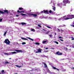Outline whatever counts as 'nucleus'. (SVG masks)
<instances>
[{
    "label": "nucleus",
    "mask_w": 74,
    "mask_h": 74,
    "mask_svg": "<svg viewBox=\"0 0 74 74\" xmlns=\"http://www.w3.org/2000/svg\"><path fill=\"white\" fill-rule=\"evenodd\" d=\"M63 2L64 3V6H66V4H67V3L68 4H70V1L69 0H63Z\"/></svg>",
    "instance_id": "f257e3e1"
},
{
    "label": "nucleus",
    "mask_w": 74,
    "mask_h": 74,
    "mask_svg": "<svg viewBox=\"0 0 74 74\" xmlns=\"http://www.w3.org/2000/svg\"><path fill=\"white\" fill-rule=\"evenodd\" d=\"M4 42L6 43L7 45H9L11 43V42L8 39H5L4 41Z\"/></svg>",
    "instance_id": "f03ea898"
},
{
    "label": "nucleus",
    "mask_w": 74,
    "mask_h": 74,
    "mask_svg": "<svg viewBox=\"0 0 74 74\" xmlns=\"http://www.w3.org/2000/svg\"><path fill=\"white\" fill-rule=\"evenodd\" d=\"M43 12L44 14H49V11H48V10H44Z\"/></svg>",
    "instance_id": "7ed1b4c3"
},
{
    "label": "nucleus",
    "mask_w": 74,
    "mask_h": 74,
    "mask_svg": "<svg viewBox=\"0 0 74 74\" xmlns=\"http://www.w3.org/2000/svg\"><path fill=\"white\" fill-rule=\"evenodd\" d=\"M38 51H36V53H40L41 52V49H37Z\"/></svg>",
    "instance_id": "20e7f679"
},
{
    "label": "nucleus",
    "mask_w": 74,
    "mask_h": 74,
    "mask_svg": "<svg viewBox=\"0 0 74 74\" xmlns=\"http://www.w3.org/2000/svg\"><path fill=\"white\" fill-rule=\"evenodd\" d=\"M42 64H44V67L45 68H47V67H48V66H47V64L43 62Z\"/></svg>",
    "instance_id": "39448f33"
},
{
    "label": "nucleus",
    "mask_w": 74,
    "mask_h": 74,
    "mask_svg": "<svg viewBox=\"0 0 74 74\" xmlns=\"http://www.w3.org/2000/svg\"><path fill=\"white\" fill-rule=\"evenodd\" d=\"M59 51H58L56 53V54L58 55H62V53H59Z\"/></svg>",
    "instance_id": "423d86ee"
},
{
    "label": "nucleus",
    "mask_w": 74,
    "mask_h": 74,
    "mask_svg": "<svg viewBox=\"0 0 74 74\" xmlns=\"http://www.w3.org/2000/svg\"><path fill=\"white\" fill-rule=\"evenodd\" d=\"M57 5L59 7H61V6H62V5H63V4H62V3H61L58 4Z\"/></svg>",
    "instance_id": "0eeeda50"
},
{
    "label": "nucleus",
    "mask_w": 74,
    "mask_h": 74,
    "mask_svg": "<svg viewBox=\"0 0 74 74\" xmlns=\"http://www.w3.org/2000/svg\"><path fill=\"white\" fill-rule=\"evenodd\" d=\"M72 19V18H69L68 17H66V18H65L64 19V20H68V19Z\"/></svg>",
    "instance_id": "6e6552de"
},
{
    "label": "nucleus",
    "mask_w": 74,
    "mask_h": 74,
    "mask_svg": "<svg viewBox=\"0 0 74 74\" xmlns=\"http://www.w3.org/2000/svg\"><path fill=\"white\" fill-rule=\"evenodd\" d=\"M32 15L33 17H36L37 16V14H32Z\"/></svg>",
    "instance_id": "1a4fd4ad"
},
{
    "label": "nucleus",
    "mask_w": 74,
    "mask_h": 74,
    "mask_svg": "<svg viewBox=\"0 0 74 74\" xmlns=\"http://www.w3.org/2000/svg\"><path fill=\"white\" fill-rule=\"evenodd\" d=\"M4 12L5 13V12H6L7 14H8L9 13L8 12V11L7 10H4Z\"/></svg>",
    "instance_id": "9d476101"
},
{
    "label": "nucleus",
    "mask_w": 74,
    "mask_h": 74,
    "mask_svg": "<svg viewBox=\"0 0 74 74\" xmlns=\"http://www.w3.org/2000/svg\"><path fill=\"white\" fill-rule=\"evenodd\" d=\"M26 23H25L22 22L21 23V25H26Z\"/></svg>",
    "instance_id": "9b49d317"
},
{
    "label": "nucleus",
    "mask_w": 74,
    "mask_h": 74,
    "mask_svg": "<svg viewBox=\"0 0 74 74\" xmlns=\"http://www.w3.org/2000/svg\"><path fill=\"white\" fill-rule=\"evenodd\" d=\"M1 14H5V13L3 11H0V15H1Z\"/></svg>",
    "instance_id": "f8f14e48"
},
{
    "label": "nucleus",
    "mask_w": 74,
    "mask_h": 74,
    "mask_svg": "<svg viewBox=\"0 0 74 74\" xmlns=\"http://www.w3.org/2000/svg\"><path fill=\"white\" fill-rule=\"evenodd\" d=\"M21 39H22V40H28L27 38H21Z\"/></svg>",
    "instance_id": "ddd939ff"
},
{
    "label": "nucleus",
    "mask_w": 74,
    "mask_h": 74,
    "mask_svg": "<svg viewBox=\"0 0 74 74\" xmlns=\"http://www.w3.org/2000/svg\"><path fill=\"white\" fill-rule=\"evenodd\" d=\"M5 64H10V62H8V61H6L5 62Z\"/></svg>",
    "instance_id": "4468645a"
},
{
    "label": "nucleus",
    "mask_w": 74,
    "mask_h": 74,
    "mask_svg": "<svg viewBox=\"0 0 74 74\" xmlns=\"http://www.w3.org/2000/svg\"><path fill=\"white\" fill-rule=\"evenodd\" d=\"M71 17H72V18H72V19H73V18H74V15H71Z\"/></svg>",
    "instance_id": "2eb2a0df"
},
{
    "label": "nucleus",
    "mask_w": 74,
    "mask_h": 74,
    "mask_svg": "<svg viewBox=\"0 0 74 74\" xmlns=\"http://www.w3.org/2000/svg\"><path fill=\"white\" fill-rule=\"evenodd\" d=\"M14 51L16 52H22V51L20 50H15Z\"/></svg>",
    "instance_id": "dca6fc26"
},
{
    "label": "nucleus",
    "mask_w": 74,
    "mask_h": 74,
    "mask_svg": "<svg viewBox=\"0 0 74 74\" xmlns=\"http://www.w3.org/2000/svg\"><path fill=\"white\" fill-rule=\"evenodd\" d=\"M15 66H16V67H18V68H21V67H22V66H19L18 65H16Z\"/></svg>",
    "instance_id": "f3484780"
},
{
    "label": "nucleus",
    "mask_w": 74,
    "mask_h": 74,
    "mask_svg": "<svg viewBox=\"0 0 74 74\" xmlns=\"http://www.w3.org/2000/svg\"><path fill=\"white\" fill-rule=\"evenodd\" d=\"M27 38H28V39H29V40H32V41H34V40L30 38L29 37H27Z\"/></svg>",
    "instance_id": "a211bd4d"
},
{
    "label": "nucleus",
    "mask_w": 74,
    "mask_h": 74,
    "mask_svg": "<svg viewBox=\"0 0 74 74\" xmlns=\"http://www.w3.org/2000/svg\"><path fill=\"white\" fill-rule=\"evenodd\" d=\"M32 14H31L30 13H28V15H29V16H32Z\"/></svg>",
    "instance_id": "6ab92c4d"
},
{
    "label": "nucleus",
    "mask_w": 74,
    "mask_h": 74,
    "mask_svg": "<svg viewBox=\"0 0 74 74\" xmlns=\"http://www.w3.org/2000/svg\"><path fill=\"white\" fill-rule=\"evenodd\" d=\"M19 10H23V8H19Z\"/></svg>",
    "instance_id": "aec40b11"
},
{
    "label": "nucleus",
    "mask_w": 74,
    "mask_h": 74,
    "mask_svg": "<svg viewBox=\"0 0 74 74\" xmlns=\"http://www.w3.org/2000/svg\"><path fill=\"white\" fill-rule=\"evenodd\" d=\"M21 15L22 16H23L24 15H26L27 14H24L23 13H21Z\"/></svg>",
    "instance_id": "412c9836"
},
{
    "label": "nucleus",
    "mask_w": 74,
    "mask_h": 74,
    "mask_svg": "<svg viewBox=\"0 0 74 74\" xmlns=\"http://www.w3.org/2000/svg\"><path fill=\"white\" fill-rule=\"evenodd\" d=\"M35 44L36 45H40V43L38 42H36L35 43Z\"/></svg>",
    "instance_id": "4be33fe9"
},
{
    "label": "nucleus",
    "mask_w": 74,
    "mask_h": 74,
    "mask_svg": "<svg viewBox=\"0 0 74 74\" xmlns=\"http://www.w3.org/2000/svg\"><path fill=\"white\" fill-rule=\"evenodd\" d=\"M7 31L5 32L3 36H5V35H6V34H7Z\"/></svg>",
    "instance_id": "5701e85b"
},
{
    "label": "nucleus",
    "mask_w": 74,
    "mask_h": 74,
    "mask_svg": "<svg viewBox=\"0 0 74 74\" xmlns=\"http://www.w3.org/2000/svg\"><path fill=\"white\" fill-rule=\"evenodd\" d=\"M53 42H55V43H56V44H59V42H57L56 41H53Z\"/></svg>",
    "instance_id": "b1692460"
},
{
    "label": "nucleus",
    "mask_w": 74,
    "mask_h": 74,
    "mask_svg": "<svg viewBox=\"0 0 74 74\" xmlns=\"http://www.w3.org/2000/svg\"><path fill=\"white\" fill-rule=\"evenodd\" d=\"M47 27H48V28H49V29H52V28L49 26H47Z\"/></svg>",
    "instance_id": "393cba45"
},
{
    "label": "nucleus",
    "mask_w": 74,
    "mask_h": 74,
    "mask_svg": "<svg viewBox=\"0 0 74 74\" xmlns=\"http://www.w3.org/2000/svg\"><path fill=\"white\" fill-rule=\"evenodd\" d=\"M66 16L65 15L64 16H63L61 17V18H63L64 20V18H65V17H66Z\"/></svg>",
    "instance_id": "a878e982"
},
{
    "label": "nucleus",
    "mask_w": 74,
    "mask_h": 74,
    "mask_svg": "<svg viewBox=\"0 0 74 74\" xmlns=\"http://www.w3.org/2000/svg\"><path fill=\"white\" fill-rule=\"evenodd\" d=\"M53 10H54V11H55V7H53Z\"/></svg>",
    "instance_id": "bb28decb"
},
{
    "label": "nucleus",
    "mask_w": 74,
    "mask_h": 74,
    "mask_svg": "<svg viewBox=\"0 0 74 74\" xmlns=\"http://www.w3.org/2000/svg\"><path fill=\"white\" fill-rule=\"evenodd\" d=\"M31 31H32L33 32H35V29H31Z\"/></svg>",
    "instance_id": "cd10ccee"
},
{
    "label": "nucleus",
    "mask_w": 74,
    "mask_h": 74,
    "mask_svg": "<svg viewBox=\"0 0 74 74\" xmlns=\"http://www.w3.org/2000/svg\"><path fill=\"white\" fill-rule=\"evenodd\" d=\"M53 69H54V70H56L57 68L54 66H53Z\"/></svg>",
    "instance_id": "c85d7f7f"
},
{
    "label": "nucleus",
    "mask_w": 74,
    "mask_h": 74,
    "mask_svg": "<svg viewBox=\"0 0 74 74\" xmlns=\"http://www.w3.org/2000/svg\"><path fill=\"white\" fill-rule=\"evenodd\" d=\"M11 53H14V54L16 53V52H15V51L12 52Z\"/></svg>",
    "instance_id": "c756f323"
},
{
    "label": "nucleus",
    "mask_w": 74,
    "mask_h": 74,
    "mask_svg": "<svg viewBox=\"0 0 74 74\" xmlns=\"http://www.w3.org/2000/svg\"><path fill=\"white\" fill-rule=\"evenodd\" d=\"M47 42V41H44L42 43L43 44H45Z\"/></svg>",
    "instance_id": "7c9ffc66"
},
{
    "label": "nucleus",
    "mask_w": 74,
    "mask_h": 74,
    "mask_svg": "<svg viewBox=\"0 0 74 74\" xmlns=\"http://www.w3.org/2000/svg\"><path fill=\"white\" fill-rule=\"evenodd\" d=\"M24 44H26V42H23L22 43V45H24Z\"/></svg>",
    "instance_id": "2f4dec72"
},
{
    "label": "nucleus",
    "mask_w": 74,
    "mask_h": 74,
    "mask_svg": "<svg viewBox=\"0 0 74 74\" xmlns=\"http://www.w3.org/2000/svg\"><path fill=\"white\" fill-rule=\"evenodd\" d=\"M50 32V31H48L46 33V34H48Z\"/></svg>",
    "instance_id": "473e14b6"
},
{
    "label": "nucleus",
    "mask_w": 74,
    "mask_h": 74,
    "mask_svg": "<svg viewBox=\"0 0 74 74\" xmlns=\"http://www.w3.org/2000/svg\"><path fill=\"white\" fill-rule=\"evenodd\" d=\"M57 30L58 32H60V29H58Z\"/></svg>",
    "instance_id": "72a5a7b5"
},
{
    "label": "nucleus",
    "mask_w": 74,
    "mask_h": 74,
    "mask_svg": "<svg viewBox=\"0 0 74 74\" xmlns=\"http://www.w3.org/2000/svg\"><path fill=\"white\" fill-rule=\"evenodd\" d=\"M52 11L51 10H50L49 11V13H52Z\"/></svg>",
    "instance_id": "f704fd0d"
},
{
    "label": "nucleus",
    "mask_w": 74,
    "mask_h": 74,
    "mask_svg": "<svg viewBox=\"0 0 74 74\" xmlns=\"http://www.w3.org/2000/svg\"><path fill=\"white\" fill-rule=\"evenodd\" d=\"M5 55H9V53H5Z\"/></svg>",
    "instance_id": "c9c22d12"
},
{
    "label": "nucleus",
    "mask_w": 74,
    "mask_h": 74,
    "mask_svg": "<svg viewBox=\"0 0 74 74\" xmlns=\"http://www.w3.org/2000/svg\"><path fill=\"white\" fill-rule=\"evenodd\" d=\"M38 26H39V27H41V26L40 25H38Z\"/></svg>",
    "instance_id": "e433bc0d"
},
{
    "label": "nucleus",
    "mask_w": 74,
    "mask_h": 74,
    "mask_svg": "<svg viewBox=\"0 0 74 74\" xmlns=\"http://www.w3.org/2000/svg\"><path fill=\"white\" fill-rule=\"evenodd\" d=\"M60 41H64V40L63 39H60Z\"/></svg>",
    "instance_id": "4c0bfd02"
},
{
    "label": "nucleus",
    "mask_w": 74,
    "mask_h": 74,
    "mask_svg": "<svg viewBox=\"0 0 74 74\" xmlns=\"http://www.w3.org/2000/svg\"><path fill=\"white\" fill-rule=\"evenodd\" d=\"M16 17H18V16H19V15H18V14H16Z\"/></svg>",
    "instance_id": "58836bf2"
},
{
    "label": "nucleus",
    "mask_w": 74,
    "mask_h": 74,
    "mask_svg": "<svg viewBox=\"0 0 74 74\" xmlns=\"http://www.w3.org/2000/svg\"><path fill=\"white\" fill-rule=\"evenodd\" d=\"M59 38H62V36H59L58 37Z\"/></svg>",
    "instance_id": "ea45409f"
},
{
    "label": "nucleus",
    "mask_w": 74,
    "mask_h": 74,
    "mask_svg": "<svg viewBox=\"0 0 74 74\" xmlns=\"http://www.w3.org/2000/svg\"><path fill=\"white\" fill-rule=\"evenodd\" d=\"M44 13V12L43 11H41V14H43Z\"/></svg>",
    "instance_id": "a19ab883"
},
{
    "label": "nucleus",
    "mask_w": 74,
    "mask_h": 74,
    "mask_svg": "<svg viewBox=\"0 0 74 74\" xmlns=\"http://www.w3.org/2000/svg\"><path fill=\"white\" fill-rule=\"evenodd\" d=\"M3 19H0V22H2Z\"/></svg>",
    "instance_id": "79ce46f5"
},
{
    "label": "nucleus",
    "mask_w": 74,
    "mask_h": 74,
    "mask_svg": "<svg viewBox=\"0 0 74 74\" xmlns=\"http://www.w3.org/2000/svg\"><path fill=\"white\" fill-rule=\"evenodd\" d=\"M62 25H60V26H59V27H63V26H62Z\"/></svg>",
    "instance_id": "37998d69"
},
{
    "label": "nucleus",
    "mask_w": 74,
    "mask_h": 74,
    "mask_svg": "<svg viewBox=\"0 0 74 74\" xmlns=\"http://www.w3.org/2000/svg\"><path fill=\"white\" fill-rule=\"evenodd\" d=\"M61 31L62 32V33H63V32H64V31L62 29H61Z\"/></svg>",
    "instance_id": "c03bdc74"
},
{
    "label": "nucleus",
    "mask_w": 74,
    "mask_h": 74,
    "mask_svg": "<svg viewBox=\"0 0 74 74\" xmlns=\"http://www.w3.org/2000/svg\"><path fill=\"white\" fill-rule=\"evenodd\" d=\"M71 26H73V27H74V25H73V24H72L71 25Z\"/></svg>",
    "instance_id": "a18cd8bd"
},
{
    "label": "nucleus",
    "mask_w": 74,
    "mask_h": 74,
    "mask_svg": "<svg viewBox=\"0 0 74 74\" xmlns=\"http://www.w3.org/2000/svg\"><path fill=\"white\" fill-rule=\"evenodd\" d=\"M68 16L69 17H71V15H68Z\"/></svg>",
    "instance_id": "49530a36"
},
{
    "label": "nucleus",
    "mask_w": 74,
    "mask_h": 74,
    "mask_svg": "<svg viewBox=\"0 0 74 74\" xmlns=\"http://www.w3.org/2000/svg\"><path fill=\"white\" fill-rule=\"evenodd\" d=\"M4 72V70H2V73H3Z\"/></svg>",
    "instance_id": "de8ad7c7"
},
{
    "label": "nucleus",
    "mask_w": 74,
    "mask_h": 74,
    "mask_svg": "<svg viewBox=\"0 0 74 74\" xmlns=\"http://www.w3.org/2000/svg\"><path fill=\"white\" fill-rule=\"evenodd\" d=\"M17 12H18V13H19V12H20V11H19V10H18V11H17Z\"/></svg>",
    "instance_id": "09e8293b"
},
{
    "label": "nucleus",
    "mask_w": 74,
    "mask_h": 74,
    "mask_svg": "<svg viewBox=\"0 0 74 74\" xmlns=\"http://www.w3.org/2000/svg\"><path fill=\"white\" fill-rule=\"evenodd\" d=\"M50 49H55V48H51Z\"/></svg>",
    "instance_id": "8fccbe9b"
},
{
    "label": "nucleus",
    "mask_w": 74,
    "mask_h": 74,
    "mask_svg": "<svg viewBox=\"0 0 74 74\" xmlns=\"http://www.w3.org/2000/svg\"><path fill=\"white\" fill-rule=\"evenodd\" d=\"M49 37H52V35H49Z\"/></svg>",
    "instance_id": "3c124183"
},
{
    "label": "nucleus",
    "mask_w": 74,
    "mask_h": 74,
    "mask_svg": "<svg viewBox=\"0 0 74 74\" xmlns=\"http://www.w3.org/2000/svg\"><path fill=\"white\" fill-rule=\"evenodd\" d=\"M20 12H23V13H24V12H25L24 11H21Z\"/></svg>",
    "instance_id": "603ef678"
},
{
    "label": "nucleus",
    "mask_w": 74,
    "mask_h": 74,
    "mask_svg": "<svg viewBox=\"0 0 74 74\" xmlns=\"http://www.w3.org/2000/svg\"><path fill=\"white\" fill-rule=\"evenodd\" d=\"M65 49L66 50V51H67V50H68V48H65Z\"/></svg>",
    "instance_id": "864d4df0"
},
{
    "label": "nucleus",
    "mask_w": 74,
    "mask_h": 74,
    "mask_svg": "<svg viewBox=\"0 0 74 74\" xmlns=\"http://www.w3.org/2000/svg\"><path fill=\"white\" fill-rule=\"evenodd\" d=\"M56 70H57L58 71H59V69H58L57 68V69H56Z\"/></svg>",
    "instance_id": "5fc2aeb1"
},
{
    "label": "nucleus",
    "mask_w": 74,
    "mask_h": 74,
    "mask_svg": "<svg viewBox=\"0 0 74 74\" xmlns=\"http://www.w3.org/2000/svg\"><path fill=\"white\" fill-rule=\"evenodd\" d=\"M63 26L64 27V26H66V25H63Z\"/></svg>",
    "instance_id": "6e6d98bb"
},
{
    "label": "nucleus",
    "mask_w": 74,
    "mask_h": 74,
    "mask_svg": "<svg viewBox=\"0 0 74 74\" xmlns=\"http://www.w3.org/2000/svg\"><path fill=\"white\" fill-rule=\"evenodd\" d=\"M48 49V48H45V49Z\"/></svg>",
    "instance_id": "4d7b16f0"
},
{
    "label": "nucleus",
    "mask_w": 74,
    "mask_h": 74,
    "mask_svg": "<svg viewBox=\"0 0 74 74\" xmlns=\"http://www.w3.org/2000/svg\"><path fill=\"white\" fill-rule=\"evenodd\" d=\"M72 40H74V38H73L72 39Z\"/></svg>",
    "instance_id": "13d9d810"
},
{
    "label": "nucleus",
    "mask_w": 74,
    "mask_h": 74,
    "mask_svg": "<svg viewBox=\"0 0 74 74\" xmlns=\"http://www.w3.org/2000/svg\"><path fill=\"white\" fill-rule=\"evenodd\" d=\"M9 60H11V58H9Z\"/></svg>",
    "instance_id": "bf43d9fd"
},
{
    "label": "nucleus",
    "mask_w": 74,
    "mask_h": 74,
    "mask_svg": "<svg viewBox=\"0 0 74 74\" xmlns=\"http://www.w3.org/2000/svg\"><path fill=\"white\" fill-rule=\"evenodd\" d=\"M35 70H36V71L37 70V69H36Z\"/></svg>",
    "instance_id": "052dcab7"
},
{
    "label": "nucleus",
    "mask_w": 74,
    "mask_h": 74,
    "mask_svg": "<svg viewBox=\"0 0 74 74\" xmlns=\"http://www.w3.org/2000/svg\"><path fill=\"white\" fill-rule=\"evenodd\" d=\"M55 35H56V33H55Z\"/></svg>",
    "instance_id": "680f3d73"
},
{
    "label": "nucleus",
    "mask_w": 74,
    "mask_h": 74,
    "mask_svg": "<svg viewBox=\"0 0 74 74\" xmlns=\"http://www.w3.org/2000/svg\"><path fill=\"white\" fill-rule=\"evenodd\" d=\"M66 47H69V45H66Z\"/></svg>",
    "instance_id": "e2e57ef3"
},
{
    "label": "nucleus",
    "mask_w": 74,
    "mask_h": 74,
    "mask_svg": "<svg viewBox=\"0 0 74 74\" xmlns=\"http://www.w3.org/2000/svg\"><path fill=\"white\" fill-rule=\"evenodd\" d=\"M74 70V67L72 68Z\"/></svg>",
    "instance_id": "0e129e2a"
},
{
    "label": "nucleus",
    "mask_w": 74,
    "mask_h": 74,
    "mask_svg": "<svg viewBox=\"0 0 74 74\" xmlns=\"http://www.w3.org/2000/svg\"><path fill=\"white\" fill-rule=\"evenodd\" d=\"M43 30H44V31H45V29H43Z\"/></svg>",
    "instance_id": "69168bd1"
},
{
    "label": "nucleus",
    "mask_w": 74,
    "mask_h": 74,
    "mask_svg": "<svg viewBox=\"0 0 74 74\" xmlns=\"http://www.w3.org/2000/svg\"><path fill=\"white\" fill-rule=\"evenodd\" d=\"M48 50H47L46 51V52H48Z\"/></svg>",
    "instance_id": "338daca9"
},
{
    "label": "nucleus",
    "mask_w": 74,
    "mask_h": 74,
    "mask_svg": "<svg viewBox=\"0 0 74 74\" xmlns=\"http://www.w3.org/2000/svg\"><path fill=\"white\" fill-rule=\"evenodd\" d=\"M14 74H18L17 73H15Z\"/></svg>",
    "instance_id": "774afa93"
}]
</instances>
